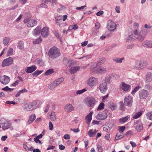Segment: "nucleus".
<instances>
[{
  "label": "nucleus",
  "mask_w": 152,
  "mask_h": 152,
  "mask_svg": "<svg viewBox=\"0 0 152 152\" xmlns=\"http://www.w3.org/2000/svg\"><path fill=\"white\" fill-rule=\"evenodd\" d=\"M61 54L59 49L55 47H52L48 52V55L52 58H56L59 56Z\"/></svg>",
  "instance_id": "nucleus-1"
},
{
  "label": "nucleus",
  "mask_w": 152,
  "mask_h": 152,
  "mask_svg": "<svg viewBox=\"0 0 152 152\" xmlns=\"http://www.w3.org/2000/svg\"><path fill=\"white\" fill-rule=\"evenodd\" d=\"M87 82L88 85L92 88L98 84L99 81L97 78L91 76L88 78Z\"/></svg>",
  "instance_id": "nucleus-2"
},
{
  "label": "nucleus",
  "mask_w": 152,
  "mask_h": 152,
  "mask_svg": "<svg viewBox=\"0 0 152 152\" xmlns=\"http://www.w3.org/2000/svg\"><path fill=\"white\" fill-rule=\"evenodd\" d=\"M136 66L135 68L137 69H141L145 68L146 66V62L144 60H141L137 61Z\"/></svg>",
  "instance_id": "nucleus-3"
},
{
  "label": "nucleus",
  "mask_w": 152,
  "mask_h": 152,
  "mask_svg": "<svg viewBox=\"0 0 152 152\" xmlns=\"http://www.w3.org/2000/svg\"><path fill=\"white\" fill-rule=\"evenodd\" d=\"M24 22L25 23H27V26L31 27L36 25L37 23V20L35 19H29L27 18H25L24 20Z\"/></svg>",
  "instance_id": "nucleus-4"
},
{
  "label": "nucleus",
  "mask_w": 152,
  "mask_h": 152,
  "mask_svg": "<svg viewBox=\"0 0 152 152\" xmlns=\"http://www.w3.org/2000/svg\"><path fill=\"white\" fill-rule=\"evenodd\" d=\"M107 24V28L108 30L110 31H113L116 29V24L111 20H108Z\"/></svg>",
  "instance_id": "nucleus-5"
},
{
  "label": "nucleus",
  "mask_w": 152,
  "mask_h": 152,
  "mask_svg": "<svg viewBox=\"0 0 152 152\" xmlns=\"http://www.w3.org/2000/svg\"><path fill=\"white\" fill-rule=\"evenodd\" d=\"M13 63V58L12 57H9L4 59L2 61L1 66L4 67L7 66L11 65Z\"/></svg>",
  "instance_id": "nucleus-6"
},
{
  "label": "nucleus",
  "mask_w": 152,
  "mask_h": 152,
  "mask_svg": "<svg viewBox=\"0 0 152 152\" xmlns=\"http://www.w3.org/2000/svg\"><path fill=\"white\" fill-rule=\"evenodd\" d=\"M139 93L140 99H142L147 98L149 95L148 91L144 89L140 90Z\"/></svg>",
  "instance_id": "nucleus-7"
},
{
  "label": "nucleus",
  "mask_w": 152,
  "mask_h": 152,
  "mask_svg": "<svg viewBox=\"0 0 152 152\" xmlns=\"http://www.w3.org/2000/svg\"><path fill=\"white\" fill-rule=\"evenodd\" d=\"M107 116V113L104 112H99L96 116L98 120H102L106 119Z\"/></svg>",
  "instance_id": "nucleus-8"
},
{
  "label": "nucleus",
  "mask_w": 152,
  "mask_h": 152,
  "mask_svg": "<svg viewBox=\"0 0 152 152\" xmlns=\"http://www.w3.org/2000/svg\"><path fill=\"white\" fill-rule=\"evenodd\" d=\"M100 92L103 94L105 93L107 90V87L106 82H103L100 84L99 86Z\"/></svg>",
  "instance_id": "nucleus-9"
},
{
  "label": "nucleus",
  "mask_w": 152,
  "mask_h": 152,
  "mask_svg": "<svg viewBox=\"0 0 152 152\" xmlns=\"http://www.w3.org/2000/svg\"><path fill=\"white\" fill-rule=\"evenodd\" d=\"M132 97L129 96L126 97L124 99V103L125 105L130 107L132 105Z\"/></svg>",
  "instance_id": "nucleus-10"
},
{
  "label": "nucleus",
  "mask_w": 152,
  "mask_h": 152,
  "mask_svg": "<svg viewBox=\"0 0 152 152\" xmlns=\"http://www.w3.org/2000/svg\"><path fill=\"white\" fill-rule=\"evenodd\" d=\"M96 103L94 98L92 97L88 99L86 102V105L88 107H91L94 106Z\"/></svg>",
  "instance_id": "nucleus-11"
},
{
  "label": "nucleus",
  "mask_w": 152,
  "mask_h": 152,
  "mask_svg": "<svg viewBox=\"0 0 152 152\" xmlns=\"http://www.w3.org/2000/svg\"><path fill=\"white\" fill-rule=\"evenodd\" d=\"M131 86L124 82H122L120 86V89L124 91H127L130 88Z\"/></svg>",
  "instance_id": "nucleus-12"
},
{
  "label": "nucleus",
  "mask_w": 152,
  "mask_h": 152,
  "mask_svg": "<svg viewBox=\"0 0 152 152\" xmlns=\"http://www.w3.org/2000/svg\"><path fill=\"white\" fill-rule=\"evenodd\" d=\"M10 78L7 76L4 75L0 77V81L4 84H7L10 81Z\"/></svg>",
  "instance_id": "nucleus-13"
},
{
  "label": "nucleus",
  "mask_w": 152,
  "mask_h": 152,
  "mask_svg": "<svg viewBox=\"0 0 152 152\" xmlns=\"http://www.w3.org/2000/svg\"><path fill=\"white\" fill-rule=\"evenodd\" d=\"M49 34V31L48 27H45L41 30V35L44 37H47Z\"/></svg>",
  "instance_id": "nucleus-14"
},
{
  "label": "nucleus",
  "mask_w": 152,
  "mask_h": 152,
  "mask_svg": "<svg viewBox=\"0 0 152 152\" xmlns=\"http://www.w3.org/2000/svg\"><path fill=\"white\" fill-rule=\"evenodd\" d=\"M34 108L32 103H29L28 104H25L23 108L24 110L27 111L32 110Z\"/></svg>",
  "instance_id": "nucleus-15"
},
{
  "label": "nucleus",
  "mask_w": 152,
  "mask_h": 152,
  "mask_svg": "<svg viewBox=\"0 0 152 152\" xmlns=\"http://www.w3.org/2000/svg\"><path fill=\"white\" fill-rule=\"evenodd\" d=\"M74 108L71 104H67L65 107L64 110L67 112H70L74 110Z\"/></svg>",
  "instance_id": "nucleus-16"
},
{
  "label": "nucleus",
  "mask_w": 152,
  "mask_h": 152,
  "mask_svg": "<svg viewBox=\"0 0 152 152\" xmlns=\"http://www.w3.org/2000/svg\"><path fill=\"white\" fill-rule=\"evenodd\" d=\"M145 81L146 83H149L152 81V73L148 72L145 76Z\"/></svg>",
  "instance_id": "nucleus-17"
},
{
  "label": "nucleus",
  "mask_w": 152,
  "mask_h": 152,
  "mask_svg": "<svg viewBox=\"0 0 152 152\" xmlns=\"http://www.w3.org/2000/svg\"><path fill=\"white\" fill-rule=\"evenodd\" d=\"M36 69L37 67L36 66L33 65L30 67H27V68L25 69V71L26 73H29L33 72L36 70Z\"/></svg>",
  "instance_id": "nucleus-18"
},
{
  "label": "nucleus",
  "mask_w": 152,
  "mask_h": 152,
  "mask_svg": "<svg viewBox=\"0 0 152 152\" xmlns=\"http://www.w3.org/2000/svg\"><path fill=\"white\" fill-rule=\"evenodd\" d=\"M142 45L144 47L152 48V41L149 40L145 41L142 43Z\"/></svg>",
  "instance_id": "nucleus-19"
},
{
  "label": "nucleus",
  "mask_w": 152,
  "mask_h": 152,
  "mask_svg": "<svg viewBox=\"0 0 152 152\" xmlns=\"http://www.w3.org/2000/svg\"><path fill=\"white\" fill-rule=\"evenodd\" d=\"M41 32V28L39 27H37L32 32L33 35L35 36L39 35Z\"/></svg>",
  "instance_id": "nucleus-20"
},
{
  "label": "nucleus",
  "mask_w": 152,
  "mask_h": 152,
  "mask_svg": "<svg viewBox=\"0 0 152 152\" xmlns=\"http://www.w3.org/2000/svg\"><path fill=\"white\" fill-rule=\"evenodd\" d=\"M145 34H143L142 31H140L138 36L136 37V38L138 39L140 41H142L143 40L145 37Z\"/></svg>",
  "instance_id": "nucleus-21"
},
{
  "label": "nucleus",
  "mask_w": 152,
  "mask_h": 152,
  "mask_svg": "<svg viewBox=\"0 0 152 152\" xmlns=\"http://www.w3.org/2000/svg\"><path fill=\"white\" fill-rule=\"evenodd\" d=\"M129 116H127L120 118L119 120V122L121 124H124L127 121H129Z\"/></svg>",
  "instance_id": "nucleus-22"
},
{
  "label": "nucleus",
  "mask_w": 152,
  "mask_h": 152,
  "mask_svg": "<svg viewBox=\"0 0 152 152\" xmlns=\"http://www.w3.org/2000/svg\"><path fill=\"white\" fill-rule=\"evenodd\" d=\"M80 68L79 66L71 67L69 70V72L71 74H74L79 71Z\"/></svg>",
  "instance_id": "nucleus-23"
},
{
  "label": "nucleus",
  "mask_w": 152,
  "mask_h": 152,
  "mask_svg": "<svg viewBox=\"0 0 152 152\" xmlns=\"http://www.w3.org/2000/svg\"><path fill=\"white\" fill-rule=\"evenodd\" d=\"M108 108L113 110H114L117 108L116 104L112 102H110L108 103Z\"/></svg>",
  "instance_id": "nucleus-24"
},
{
  "label": "nucleus",
  "mask_w": 152,
  "mask_h": 152,
  "mask_svg": "<svg viewBox=\"0 0 152 152\" xmlns=\"http://www.w3.org/2000/svg\"><path fill=\"white\" fill-rule=\"evenodd\" d=\"M124 59V57L119 58L118 57H114L113 58V60L114 62L117 63H121L123 61Z\"/></svg>",
  "instance_id": "nucleus-25"
},
{
  "label": "nucleus",
  "mask_w": 152,
  "mask_h": 152,
  "mask_svg": "<svg viewBox=\"0 0 152 152\" xmlns=\"http://www.w3.org/2000/svg\"><path fill=\"white\" fill-rule=\"evenodd\" d=\"M92 112H91L86 116L85 119L88 124H89L92 119Z\"/></svg>",
  "instance_id": "nucleus-26"
},
{
  "label": "nucleus",
  "mask_w": 152,
  "mask_h": 152,
  "mask_svg": "<svg viewBox=\"0 0 152 152\" xmlns=\"http://www.w3.org/2000/svg\"><path fill=\"white\" fill-rule=\"evenodd\" d=\"M36 116L35 114H33L30 115L27 121L28 124H31L35 119Z\"/></svg>",
  "instance_id": "nucleus-27"
},
{
  "label": "nucleus",
  "mask_w": 152,
  "mask_h": 152,
  "mask_svg": "<svg viewBox=\"0 0 152 152\" xmlns=\"http://www.w3.org/2000/svg\"><path fill=\"white\" fill-rule=\"evenodd\" d=\"M63 62L66 66H70L72 63L71 61L66 58L64 59Z\"/></svg>",
  "instance_id": "nucleus-28"
},
{
  "label": "nucleus",
  "mask_w": 152,
  "mask_h": 152,
  "mask_svg": "<svg viewBox=\"0 0 152 152\" xmlns=\"http://www.w3.org/2000/svg\"><path fill=\"white\" fill-rule=\"evenodd\" d=\"M11 124L7 121V124L3 125L2 127V128L3 130H5L11 127Z\"/></svg>",
  "instance_id": "nucleus-29"
},
{
  "label": "nucleus",
  "mask_w": 152,
  "mask_h": 152,
  "mask_svg": "<svg viewBox=\"0 0 152 152\" xmlns=\"http://www.w3.org/2000/svg\"><path fill=\"white\" fill-rule=\"evenodd\" d=\"M142 114V111L136 112L133 115L132 118L133 119H136L139 118Z\"/></svg>",
  "instance_id": "nucleus-30"
},
{
  "label": "nucleus",
  "mask_w": 152,
  "mask_h": 152,
  "mask_svg": "<svg viewBox=\"0 0 152 152\" xmlns=\"http://www.w3.org/2000/svg\"><path fill=\"white\" fill-rule=\"evenodd\" d=\"M143 129V126L142 124H138L136 126L135 129L137 132H141L142 130Z\"/></svg>",
  "instance_id": "nucleus-31"
},
{
  "label": "nucleus",
  "mask_w": 152,
  "mask_h": 152,
  "mask_svg": "<svg viewBox=\"0 0 152 152\" xmlns=\"http://www.w3.org/2000/svg\"><path fill=\"white\" fill-rule=\"evenodd\" d=\"M35 61L37 64L40 66H42L44 65L45 63L42 59H37Z\"/></svg>",
  "instance_id": "nucleus-32"
},
{
  "label": "nucleus",
  "mask_w": 152,
  "mask_h": 152,
  "mask_svg": "<svg viewBox=\"0 0 152 152\" xmlns=\"http://www.w3.org/2000/svg\"><path fill=\"white\" fill-rule=\"evenodd\" d=\"M64 80L63 77H61L54 81L57 86H58Z\"/></svg>",
  "instance_id": "nucleus-33"
},
{
  "label": "nucleus",
  "mask_w": 152,
  "mask_h": 152,
  "mask_svg": "<svg viewBox=\"0 0 152 152\" xmlns=\"http://www.w3.org/2000/svg\"><path fill=\"white\" fill-rule=\"evenodd\" d=\"M49 1H50L51 3H52L51 5L52 6H55V5L57 3L56 0H45L44 2L45 3H46L47 2Z\"/></svg>",
  "instance_id": "nucleus-34"
},
{
  "label": "nucleus",
  "mask_w": 152,
  "mask_h": 152,
  "mask_svg": "<svg viewBox=\"0 0 152 152\" xmlns=\"http://www.w3.org/2000/svg\"><path fill=\"white\" fill-rule=\"evenodd\" d=\"M10 40V38L7 37H4L3 39V43L4 45H6L9 43Z\"/></svg>",
  "instance_id": "nucleus-35"
},
{
  "label": "nucleus",
  "mask_w": 152,
  "mask_h": 152,
  "mask_svg": "<svg viewBox=\"0 0 152 152\" xmlns=\"http://www.w3.org/2000/svg\"><path fill=\"white\" fill-rule=\"evenodd\" d=\"M63 17L62 15H59L56 16L55 20L56 21V23H61L62 21V18Z\"/></svg>",
  "instance_id": "nucleus-36"
},
{
  "label": "nucleus",
  "mask_w": 152,
  "mask_h": 152,
  "mask_svg": "<svg viewBox=\"0 0 152 152\" xmlns=\"http://www.w3.org/2000/svg\"><path fill=\"white\" fill-rule=\"evenodd\" d=\"M57 86L56 84H55L54 81L50 84L48 86V88L50 90L54 89L55 87Z\"/></svg>",
  "instance_id": "nucleus-37"
},
{
  "label": "nucleus",
  "mask_w": 152,
  "mask_h": 152,
  "mask_svg": "<svg viewBox=\"0 0 152 152\" xmlns=\"http://www.w3.org/2000/svg\"><path fill=\"white\" fill-rule=\"evenodd\" d=\"M23 45V42L20 41L17 44V47L20 49L22 50L24 48Z\"/></svg>",
  "instance_id": "nucleus-38"
},
{
  "label": "nucleus",
  "mask_w": 152,
  "mask_h": 152,
  "mask_svg": "<svg viewBox=\"0 0 152 152\" xmlns=\"http://www.w3.org/2000/svg\"><path fill=\"white\" fill-rule=\"evenodd\" d=\"M40 102L39 101H35L33 102L32 104L33 105L34 108L38 107L40 104Z\"/></svg>",
  "instance_id": "nucleus-39"
},
{
  "label": "nucleus",
  "mask_w": 152,
  "mask_h": 152,
  "mask_svg": "<svg viewBox=\"0 0 152 152\" xmlns=\"http://www.w3.org/2000/svg\"><path fill=\"white\" fill-rule=\"evenodd\" d=\"M106 70L105 68L102 67H101L98 69L97 73H102L106 72Z\"/></svg>",
  "instance_id": "nucleus-40"
},
{
  "label": "nucleus",
  "mask_w": 152,
  "mask_h": 152,
  "mask_svg": "<svg viewBox=\"0 0 152 152\" xmlns=\"http://www.w3.org/2000/svg\"><path fill=\"white\" fill-rule=\"evenodd\" d=\"M98 69L97 66L96 65H93L91 66V70L92 72H94L97 71Z\"/></svg>",
  "instance_id": "nucleus-41"
},
{
  "label": "nucleus",
  "mask_w": 152,
  "mask_h": 152,
  "mask_svg": "<svg viewBox=\"0 0 152 152\" xmlns=\"http://www.w3.org/2000/svg\"><path fill=\"white\" fill-rule=\"evenodd\" d=\"M96 133V132H95V130L94 131L93 129H91L88 132V134L90 137H92L94 136Z\"/></svg>",
  "instance_id": "nucleus-42"
},
{
  "label": "nucleus",
  "mask_w": 152,
  "mask_h": 152,
  "mask_svg": "<svg viewBox=\"0 0 152 152\" xmlns=\"http://www.w3.org/2000/svg\"><path fill=\"white\" fill-rule=\"evenodd\" d=\"M106 61V58H99L98 60V64L101 65L103 64Z\"/></svg>",
  "instance_id": "nucleus-43"
},
{
  "label": "nucleus",
  "mask_w": 152,
  "mask_h": 152,
  "mask_svg": "<svg viewBox=\"0 0 152 152\" xmlns=\"http://www.w3.org/2000/svg\"><path fill=\"white\" fill-rule=\"evenodd\" d=\"M54 72L53 69H51L47 70L45 72V75H48L51 74L53 73Z\"/></svg>",
  "instance_id": "nucleus-44"
},
{
  "label": "nucleus",
  "mask_w": 152,
  "mask_h": 152,
  "mask_svg": "<svg viewBox=\"0 0 152 152\" xmlns=\"http://www.w3.org/2000/svg\"><path fill=\"white\" fill-rule=\"evenodd\" d=\"M42 41V39L40 38H39L35 40L33 42V43L34 44H38L40 43Z\"/></svg>",
  "instance_id": "nucleus-45"
},
{
  "label": "nucleus",
  "mask_w": 152,
  "mask_h": 152,
  "mask_svg": "<svg viewBox=\"0 0 152 152\" xmlns=\"http://www.w3.org/2000/svg\"><path fill=\"white\" fill-rule=\"evenodd\" d=\"M59 5L60 7V8L57 9L58 12H61L62 10H64L66 9V7L62 4H59Z\"/></svg>",
  "instance_id": "nucleus-46"
},
{
  "label": "nucleus",
  "mask_w": 152,
  "mask_h": 152,
  "mask_svg": "<svg viewBox=\"0 0 152 152\" xmlns=\"http://www.w3.org/2000/svg\"><path fill=\"white\" fill-rule=\"evenodd\" d=\"M104 104L103 103H101L98 106L97 110H102L104 108Z\"/></svg>",
  "instance_id": "nucleus-47"
},
{
  "label": "nucleus",
  "mask_w": 152,
  "mask_h": 152,
  "mask_svg": "<svg viewBox=\"0 0 152 152\" xmlns=\"http://www.w3.org/2000/svg\"><path fill=\"white\" fill-rule=\"evenodd\" d=\"M133 39H134L133 37V34H132L126 37V41L127 42H130Z\"/></svg>",
  "instance_id": "nucleus-48"
},
{
  "label": "nucleus",
  "mask_w": 152,
  "mask_h": 152,
  "mask_svg": "<svg viewBox=\"0 0 152 152\" xmlns=\"http://www.w3.org/2000/svg\"><path fill=\"white\" fill-rule=\"evenodd\" d=\"M110 77L108 76L106 77L104 80V82H106L107 85V84H109L110 83Z\"/></svg>",
  "instance_id": "nucleus-49"
},
{
  "label": "nucleus",
  "mask_w": 152,
  "mask_h": 152,
  "mask_svg": "<svg viewBox=\"0 0 152 152\" xmlns=\"http://www.w3.org/2000/svg\"><path fill=\"white\" fill-rule=\"evenodd\" d=\"M86 91V88H84L82 90H78L77 91L76 93V95H78V94H81L83 93L84 92Z\"/></svg>",
  "instance_id": "nucleus-50"
},
{
  "label": "nucleus",
  "mask_w": 152,
  "mask_h": 152,
  "mask_svg": "<svg viewBox=\"0 0 152 152\" xmlns=\"http://www.w3.org/2000/svg\"><path fill=\"white\" fill-rule=\"evenodd\" d=\"M7 121L4 118H1L0 119V124L2 125L7 124Z\"/></svg>",
  "instance_id": "nucleus-51"
},
{
  "label": "nucleus",
  "mask_w": 152,
  "mask_h": 152,
  "mask_svg": "<svg viewBox=\"0 0 152 152\" xmlns=\"http://www.w3.org/2000/svg\"><path fill=\"white\" fill-rule=\"evenodd\" d=\"M140 88V87L138 86H136L134 89V90L132 91L131 92V94L132 95H134V94Z\"/></svg>",
  "instance_id": "nucleus-52"
},
{
  "label": "nucleus",
  "mask_w": 152,
  "mask_h": 152,
  "mask_svg": "<svg viewBox=\"0 0 152 152\" xmlns=\"http://www.w3.org/2000/svg\"><path fill=\"white\" fill-rule=\"evenodd\" d=\"M147 116L148 119L152 120V112L148 113L147 114Z\"/></svg>",
  "instance_id": "nucleus-53"
},
{
  "label": "nucleus",
  "mask_w": 152,
  "mask_h": 152,
  "mask_svg": "<svg viewBox=\"0 0 152 152\" xmlns=\"http://www.w3.org/2000/svg\"><path fill=\"white\" fill-rule=\"evenodd\" d=\"M50 119L53 121H54L55 120L56 117L54 112H52L50 115Z\"/></svg>",
  "instance_id": "nucleus-54"
},
{
  "label": "nucleus",
  "mask_w": 152,
  "mask_h": 152,
  "mask_svg": "<svg viewBox=\"0 0 152 152\" xmlns=\"http://www.w3.org/2000/svg\"><path fill=\"white\" fill-rule=\"evenodd\" d=\"M57 25H58L60 27L63 28L66 26V23L63 21L61 23H59L57 24Z\"/></svg>",
  "instance_id": "nucleus-55"
},
{
  "label": "nucleus",
  "mask_w": 152,
  "mask_h": 152,
  "mask_svg": "<svg viewBox=\"0 0 152 152\" xmlns=\"http://www.w3.org/2000/svg\"><path fill=\"white\" fill-rule=\"evenodd\" d=\"M13 50L12 48H10L7 53V55L8 56H10L12 55L13 54Z\"/></svg>",
  "instance_id": "nucleus-56"
},
{
  "label": "nucleus",
  "mask_w": 152,
  "mask_h": 152,
  "mask_svg": "<svg viewBox=\"0 0 152 152\" xmlns=\"http://www.w3.org/2000/svg\"><path fill=\"white\" fill-rule=\"evenodd\" d=\"M118 131L119 132H123L124 131L126 127L124 126H119L118 127Z\"/></svg>",
  "instance_id": "nucleus-57"
},
{
  "label": "nucleus",
  "mask_w": 152,
  "mask_h": 152,
  "mask_svg": "<svg viewBox=\"0 0 152 152\" xmlns=\"http://www.w3.org/2000/svg\"><path fill=\"white\" fill-rule=\"evenodd\" d=\"M42 72V71L37 70L33 73L32 74V75L34 76H38L39 74H41Z\"/></svg>",
  "instance_id": "nucleus-58"
},
{
  "label": "nucleus",
  "mask_w": 152,
  "mask_h": 152,
  "mask_svg": "<svg viewBox=\"0 0 152 152\" xmlns=\"http://www.w3.org/2000/svg\"><path fill=\"white\" fill-rule=\"evenodd\" d=\"M91 57V55H87L86 56H83L80 58H78V59H81L83 58H85V60H87L88 58H89Z\"/></svg>",
  "instance_id": "nucleus-59"
},
{
  "label": "nucleus",
  "mask_w": 152,
  "mask_h": 152,
  "mask_svg": "<svg viewBox=\"0 0 152 152\" xmlns=\"http://www.w3.org/2000/svg\"><path fill=\"white\" fill-rule=\"evenodd\" d=\"M97 148L98 152H102L103 149L101 146L98 145L97 146Z\"/></svg>",
  "instance_id": "nucleus-60"
},
{
  "label": "nucleus",
  "mask_w": 152,
  "mask_h": 152,
  "mask_svg": "<svg viewBox=\"0 0 152 152\" xmlns=\"http://www.w3.org/2000/svg\"><path fill=\"white\" fill-rule=\"evenodd\" d=\"M120 108L121 110H125V107L124 105V104L122 102H120Z\"/></svg>",
  "instance_id": "nucleus-61"
},
{
  "label": "nucleus",
  "mask_w": 152,
  "mask_h": 152,
  "mask_svg": "<svg viewBox=\"0 0 152 152\" xmlns=\"http://www.w3.org/2000/svg\"><path fill=\"white\" fill-rule=\"evenodd\" d=\"M69 28H71L72 29L75 30L78 28V27L76 26V25L75 24L73 25L70 26Z\"/></svg>",
  "instance_id": "nucleus-62"
},
{
  "label": "nucleus",
  "mask_w": 152,
  "mask_h": 152,
  "mask_svg": "<svg viewBox=\"0 0 152 152\" xmlns=\"http://www.w3.org/2000/svg\"><path fill=\"white\" fill-rule=\"evenodd\" d=\"M133 134V132L131 130L128 131L125 134V135L126 136L132 135Z\"/></svg>",
  "instance_id": "nucleus-63"
},
{
  "label": "nucleus",
  "mask_w": 152,
  "mask_h": 152,
  "mask_svg": "<svg viewBox=\"0 0 152 152\" xmlns=\"http://www.w3.org/2000/svg\"><path fill=\"white\" fill-rule=\"evenodd\" d=\"M100 27V24L98 22H96L95 24V28L96 29H99Z\"/></svg>",
  "instance_id": "nucleus-64"
}]
</instances>
